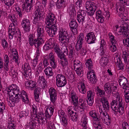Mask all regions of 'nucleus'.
I'll list each match as a JSON object with an SVG mask.
<instances>
[{"label": "nucleus", "instance_id": "nucleus-4", "mask_svg": "<svg viewBox=\"0 0 129 129\" xmlns=\"http://www.w3.org/2000/svg\"><path fill=\"white\" fill-rule=\"evenodd\" d=\"M44 10L43 8H39L37 9L35 12V17L33 20V23L36 24L38 21L42 20L44 17Z\"/></svg>", "mask_w": 129, "mask_h": 129}, {"label": "nucleus", "instance_id": "nucleus-43", "mask_svg": "<svg viewBox=\"0 0 129 129\" xmlns=\"http://www.w3.org/2000/svg\"><path fill=\"white\" fill-rule=\"evenodd\" d=\"M61 117L62 119V124L64 126H66L68 124V120L67 119V116H64L63 114L62 115V116H61Z\"/></svg>", "mask_w": 129, "mask_h": 129}, {"label": "nucleus", "instance_id": "nucleus-34", "mask_svg": "<svg viewBox=\"0 0 129 129\" xmlns=\"http://www.w3.org/2000/svg\"><path fill=\"white\" fill-rule=\"evenodd\" d=\"M47 129H60L59 125L56 124L55 125L51 122H48L47 126Z\"/></svg>", "mask_w": 129, "mask_h": 129}, {"label": "nucleus", "instance_id": "nucleus-16", "mask_svg": "<svg viewBox=\"0 0 129 129\" xmlns=\"http://www.w3.org/2000/svg\"><path fill=\"white\" fill-rule=\"evenodd\" d=\"M57 55L59 58L61 60L60 61L62 66L64 67V66H67L68 64V59L64 53L60 52L57 54Z\"/></svg>", "mask_w": 129, "mask_h": 129}, {"label": "nucleus", "instance_id": "nucleus-63", "mask_svg": "<svg viewBox=\"0 0 129 129\" xmlns=\"http://www.w3.org/2000/svg\"><path fill=\"white\" fill-rule=\"evenodd\" d=\"M129 53L125 52H123V54L122 56V57L123 58L125 61H127V58L129 56Z\"/></svg>", "mask_w": 129, "mask_h": 129}, {"label": "nucleus", "instance_id": "nucleus-42", "mask_svg": "<svg viewBox=\"0 0 129 129\" xmlns=\"http://www.w3.org/2000/svg\"><path fill=\"white\" fill-rule=\"evenodd\" d=\"M66 79L65 76L62 74H58L57 75L56 77V83L64 79Z\"/></svg>", "mask_w": 129, "mask_h": 129}, {"label": "nucleus", "instance_id": "nucleus-48", "mask_svg": "<svg viewBox=\"0 0 129 129\" xmlns=\"http://www.w3.org/2000/svg\"><path fill=\"white\" fill-rule=\"evenodd\" d=\"M104 110V111H103V110L102 109H101V110L100 111V116L103 118H104V117H108V114H107V112L108 111H106V110Z\"/></svg>", "mask_w": 129, "mask_h": 129}, {"label": "nucleus", "instance_id": "nucleus-40", "mask_svg": "<svg viewBox=\"0 0 129 129\" xmlns=\"http://www.w3.org/2000/svg\"><path fill=\"white\" fill-rule=\"evenodd\" d=\"M105 42L104 40H102L101 43L100 49L101 54L104 55L105 53Z\"/></svg>", "mask_w": 129, "mask_h": 129}, {"label": "nucleus", "instance_id": "nucleus-17", "mask_svg": "<svg viewBox=\"0 0 129 129\" xmlns=\"http://www.w3.org/2000/svg\"><path fill=\"white\" fill-rule=\"evenodd\" d=\"M25 83L26 87L31 90H33L36 86V82L32 80H27L25 82Z\"/></svg>", "mask_w": 129, "mask_h": 129}, {"label": "nucleus", "instance_id": "nucleus-37", "mask_svg": "<svg viewBox=\"0 0 129 129\" xmlns=\"http://www.w3.org/2000/svg\"><path fill=\"white\" fill-rule=\"evenodd\" d=\"M111 83L109 82L106 83L104 86L105 90L106 92L108 94L111 93L110 87Z\"/></svg>", "mask_w": 129, "mask_h": 129}, {"label": "nucleus", "instance_id": "nucleus-29", "mask_svg": "<svg viewBox=\"0 0 129 129\" xmlns=\"http://www.w3.org/2000/svg\"><path fill=\"white\" fill-rule=\"evenodd\" d=\"M109 56L103 57L100 59V62L102 66L105 67L107 64L109 60Z\"/></svg>", "mask_w": 129, "mask_h": 129}, {"label": "nucleus", "instance_id": "nucleus-7", "mask_svg": "<svg viewBox=\"0 0 129 129\" xmlns=\"http://www.w3.org/2000/svg\"><path fill=\"white\" fill-rule=\"evenodd\" d=\"M14 91V94L15 96L12 98L10 100H9V102L11 105V106H15V103H18L19 101L20 98L19 97L21 94L22 93V91H20V90H13Z\"/></svg>", "mask_w": 129, "mask_h": 129}, {"label": "nucleus", "instance_id": "nucleus-45", "mask_svg": "<svg viewBox=\"0 0 129 129\" xmlns=\"http://www.w3.org/2000/svg\"><path fill=\"white\" fill-rule=\"evenodd\" d=\"M83 42L81 41H77V43L76 44L75 46V48L77 51H79L81 49L82 46Z\"/></svg>", "mask_w": 129, "mask_h": 129}, {"label": "nucleus", "instance_id": "nucleus-18", "mask_svg": "<svg viewBox=\"0 0 129 129\" xmlns=\"http://www.w3.org/2000/svg\"><path fill=\"white\" fill-rule=\"evenodd\" d=\"M120 1L121 2L122 4L116 6V11L117 12L119 13V14H123L125 11V8L122 4L123 3L126 2L127 0H120Z\"/></svg>", "mask_w": 129, "mask_h": 129}, {"label": "nucleus", "instance_id": "nucleus-52", "mask_svg": "<svg viewBox=\"0 0 129 129\" xmlns=\"http://www.w3.org/2000/svg\"><path fill=\"white\" fill-rule=\"evenodd\" d=\"M96 8H94V9H89L87 10L86 12L88 14V15L91 16L93 15L95 10Z\"/></svg>", "mask_w": 129, "mask_h": 129}, {"label": "nucleus", "instance_id": "nucleus-1", "mask_svg": "<svg viewBox=\"0 0 129 129\" xmlns=\"http://www.w3.org/2000/svg\"><path fill=\"white\" fill-rule=\"evenodd\" d=\"M115 100H113L111 103V107L112 110L115 112H118L121 115H122L124 112V106L122 99L118 96Z\"/></svg>", "mask_w": 129, "mask_h": 129}, {"label": "nucleus", "instance_id": "nucleus-13", "mask_svg": "<svg viewBox=\"0 0 129 129\" xmlns=\"http://www.w3.org/2000/svg\"><path fill=\"white\" fill-rule=\"evenodd\" d=\"M58 30L57 26H50L46 29L48 35L51 37H54Z\"/></svg>", "mask_w": 129, "mask_h": 129}, {"label": "nucleus", "instance_id": "nucleus-9", "mask_svg": "<svg viewBox=\"0 0 129 129\" xmlns=\"http://www.w3.org/2000/svg\"><path fill=\"white\" fill-rule=\"evenodd\" d=\"M118 79V82L120 86L124 89L126 90L129 89L128 86L129 83L128 82L127 79L124 77L122 76H120Z\"/></svg>", "mask_w": 129, "mask_h": 129}, {"label": "nucleus", "instance_id": "nucleus-5", "mask_svg": "<svg viewBox=\"0 0 129 129\" xmlns=\"http://www.w3.org/2000/svg\"><path fill=\"white\" fill-rule=\"evenodd\" d=\"M56 20L54 14L52 13H50L47 16L45 23L46 24L50 27V26H57Z\"/></svg>", "mask_w": 129, "mask_h": 129}, {"label": "nucleus", "instance_id": "nucleus-35", "mask_svg": "<svg viewBox=\"0 0 129 129\" xmlns=\"http://www.w3.org/2000/svg\"><path fill=\"white\" fill-rule=\"evenodd\" d=\"M22 6L23 9L25 8V11L27 12L31 11V10L32 9L33 6L32 4H24Z\"/></svg>", "mask_w": 129, "mask_h": 129}, {"label": "nucleus", "instance_id": "nucleus-38", "mask_svg": "<svg viewBox=\"0 0 129 129\" xmlns=\"http://www.w3.org/2000/svg\"><path fill=\"white\" fill-rule=\"evenodd\" d=\"M7 91L8 92V94H9V97L11 99L13 97L15 96L14 91L13 90L12 87H10L9 88H8Z\"/></svg>", "mask_w": 129, "mask_h": 129}, {"label": "nucleus", "instance_id": "nucleus-46", "mask_svg": "<svg viewBox=\"0 0 129 129\" xmlns=\"http://www.w3.org/2000/svg\"><path fill=\"white\" fill-rule=\"evenodd\" d=\"M97 90V94L98 96L100 95L101 97H102L104 96L105 92L104 90L100 89L99 88V87H98Z\"/></svg>", "mask_w": 129, "mask_h": 129}, {"label": "nucleus", "instance_id": "nucleus-47", "mask_svg": "<svg viewBox=\"0 0 129 129\" xmlns=\"http://www.w3.org/2000/svg\"><path fill=\"white\" fill-rule=\"evenodd\" d=\"M6 5L8 6H11L14 3L15 0H3Z\"/></svg>", "mask_w": 129, "mask_h": 129}, {"label": "nucleus", "instance_id": "nucleus-8", "mask_svg": "<svg viewBox=\"0 0 129 129\" xmlns=\"http://www.w3.org/2000/svg\"><path fill=\"white\" fill-rule=\"evenodd\" d=\"M121 22L122 24L120 26V29L118 32H122L124 37H126L128 36L127 33L128 28L129 27V23L124 22L123 20H122L120 22Z\"/></svg>", "mask_w": 129, "mask_h": 129}, {"label": "nucleus", "instance_id": "nucleus-19", "mask_svg": "<svg viewBox=\"0 0 129 129\" xmlns=\"http://www.w3.org/2000/svg\"><path fill=\"white\" fill-rule=\"evenodd\" d=\"M38 37L40 39H44L45 38L44 33L43 31V26H40L37 27Z\"/></svg>", "mask_w": 129, "mask_h": 129}, {"label": "nucleus", "instance_id": "nucleus-31", "mask_svg": "<svg viewBox=\"0 0 129 129\" xmlns=\"http://www.w3.org/2000/svg\"><path fill=\"white\" fill-rule=\"evenodd\" d=\"M85 6L87 10L90 9H94L97 8L96 6L94 5L91 2L88 1H87L86 2Z\"/></svg>", "mask_w": 129, "mask_h": 129}, {"label": "nucleus", "instance_id": "nucleus-10", "mask_svg": "<svg viewBox=\"0 0 129 129\" xmlns=\"http://www.w3.org/2000/svg\"><path fill=\"white\" fill-rule=\"evenodd\" d=\"M87 77L90 83L92 84L96 83L97 80L94 71L93 70L89 71L87 73Z\"/></svg>", "mask_w": 129, "mask_h": 129}, {"label": "nucleus", "instance_id": "nucleus-24", "mask_svg": "<svg viewBox=\"0 0 129 129\" xmlns=\"http://www.w3.org/2000/svg\"><path fill=\"white\" fill-rule=\"evenodd\" d=\"M86 102L85 99H80L79 100L78 105L80 106V109L81 110H80L81 112L83 111L87 107V104Z\"/></svg>", "mask_w": 129, "mask_h": 129}, {"label": "nucleus", "instance_id": "nucleus-60", "mask_svg": "<svg viewBox=\"0 0 129 129\" xmlns=\"http://www.w3.org/2000/svg\"><path fill=\"white\" fill-rule=\"evenodd\" d=\"M93 95L92 91L91 90H89L87 92V97L88 99H93Z\"/></svg>", "mask_w": 129, "mask_h": 129}, {"label": "nucleus", "instance_id": "nucleus-64", "mask_svg": "<svg viewBox=\"0 0 129 129\" xmlns=\"http://www.w3.org/2000/svg\"><path fill=\"white\" fill-rule=\"evenodd\" d=\"M81 64V63H79L77 66H74V70L78 69L81 70L82 69V67Z\"/></svg>", "mask_w": 129, "mask_h": 129}, {"label": "nucleus", "instance_id": "nucleus-32", "mask_svg": "<svg viewBox=\"0 0 129 129\" xmlns=\"http://www.w3.org/2000/svg\"><path fill=\"white\" fill-rule=\"evenodd\" d=\"M45 74L47 76L50 77L53 76V72L52 68L48 67L46 68L44 71Z\"/></svg>", "mask_w": 129, "mask_h": 129}, {"label": "nucleus", "instance_id": "nucleus-36", "mask_svg": "<svg viewBox=\"0 0 129 129\" xmlns=\"http://www.w3.org/2000/svg\"><path fill=\"white\" fill-rule=\"evenodd\" d=\"M35 89L34 92V94L35 95V98L37 101H38V99L39 96V94L40 92L41 88L37 87L35 88Z\"/></svg>", "mask_w": 129, "mask_h": 129}, {"label": "nucleus", "instance_id": "nucleus-21", "mask_svg": "<svg viewBox=\"0 0 129 129\" xmlns=\"http://www.w3.org/2000/svg\"><path fill=\"white\" fill-rule=\"evenodd\" d=\"M70 26L73 33H75L77 31L78 24L75 20H72L70 23Z\"/></svg>", "mask_w": 129, "mask_h": 129}, {"label": "nucleus", "instance_id": "nucleus-22", "mask_svg": "<svg viewBox=\"0 0 129 129\" xmlns=\"http://www.w3.org/2000/svg\"><path fill=\"white\" fill-rule=\"evenodd\" d=\"M54 110L53 107H49L47 108L45 111V115L47 117L49 118L53 114Z\"/></svg>", "mask_w": 129, "mask_h": 129}, {"label": "nucleus", "instance_id": "nucleus-28", "mask_svg": "<svg viewBox=\"0 0 129 129\" xmlns=\"http://www.w3.org/2000/svg\"><path fill=\"white\" fill-rule=\"evenodd\" d=\"M69 15L71 16V17H74V15H75L76 11L75 9V5L73 4H71L69 8Z\"/></svg>", "mask_w": 129, "mask_h": 129}, {"label": "nucleus", "instance_id": "nucleus-11", "mask_svg": "<svg viewBox=\"0 0 129 129\" xmlns=\"http://www.w3.org/2000/svg\"><path fill=\"white\" fill-rule=\"evenodd\" d=\"M86 13V11L83 10H81L80 12H78L77 19L79 23L83 24V22L85 21Z\"/></svg>", "mask_w": 129, "mask_h": 129}, {"label": "nucleus", "instance_id": "nucleus-57", "mask_svg": "<svg viewBox=\"0 0 129 129\" xmlns=\"http://www.w3.org/2000/svg\"><path fill=\"white\" fill-rule=\"evenodd\" d=\"M49 57L50 62H53L55 61L53 53H50L49 55Z\"/></svg>", "mask_w": 129, "mask_h": 129}, {"label": "nucleus", "instance_id": "nucleus-58", "mask_svg": "<svg viewBox=\"0 0 129 129\" xmlns=\"http://www.w3.org/2000/svg\"><path fill=\"white\" fill-rule=\"evenodd\" d=\"M122 129H129V125L126 122H123L122 125Z\"/></svg>", "mask_w": 129, "mask_h": 129}, {"label": "nucleus", "instance_id": "nucleus-12", "mask_svg": "<svg viewBox=\"0 0 129 129\" xmlns=\"http://www.w3.org/2000/svg\"><path fill=\"white\" fill-rule=\"evenodd\" d=\"M86 41L88 44L94 43L96 40V38L94 33L93 32L87 34L85 37Z\"/></svg>", "mask_w": 129, "mask_h": 129}, {"label": "nucleus", "instance_id": "nucleus-26", "mask_svg": "<svg viewBox=\"0 0 129 129\" xmlns=\"http://www.w3.org/2000/svg\"><path fill=\"white\" fill-rule=\"evenodd\" d=\"M65 0H57L56 5L58 9H60L65 6Z\"/></svg>", "mask_w": 129, "mask_h": 129}, {"label": "nucleus", "instance_id": "nucleus-30", "mask_svg": "<svg viewBox=\"0 0 129 129\" xmlns=\"http://www.w3.org/2000/svg\"><path fill=\"white\" fill-rule=\"evenodd\" d=\"M71 99L72 100V103L75 106L78 107V102L77 97L76 96L75 94L72 93L71 95Z\"/></svg>", "mask_w": 129, "mask_h": 129}, {"label": "nucleus", "instance_id": "nucleus-27", "mask_svg": "<svg viewBox=\"0 0 129 129\" xmlns=\"http://www.w3.org/2000/svg\"><path fill=\"white\" fill-rule=\"evenodd\" d=\"M9 17L11 21L12 22V23L11 24V26H9V27H12L13 26L15 27H16L17 26V21L16 17H15V15L13 14L9 15Z\"/></svg>", "mask_w": 129, "mask_h": 129}, {"label": "nucleus", "instance_id": "nucleus-59", "mask_svg": "<svg viewBox=\"0 0 129 129\" xmlns=\"http://www.w3.org/2000/svg\"><path fill=\"white\" fill-rule=\"evenodd\" d=\"M38 61V58L37 57V56H36L35 58L33 59V65L32 66H33V68H34L36 66Z\"/></svg>", "mask_w": 129, "mask_h": 129}, {"label": "nucleus", "instance_id": "nucleus-23", "mask_svg": "<svg viewBox=\"0 0 129 129\" xmlns=\"http://www.w3.org/2000/svg\"><path fill=\"white\" fill-rule=\"evenodd\" d=\"M41 81H42L41 86V88L43 89L45 88H47V83L43 76H42L41 77H39V83H41Z\"/></svg>", "mask_w": 129, "mask_h": 129}, {"label": "nucleus", "instance_id": "nucleus-14", "mask_svg": "<svg viewBox=\"0 0 129 129\" xmlns=\"http://www.w3.org/2000/svg\"><path fill=\"white\" fill-rule=\"evenodd\" d=\"M50 100L52 102L54 103L57 99V91L53 87H51L49 89Z\"/></svg>", "mask_w": 129, "mask_h": 129}, {"label": "nucleus", "instance_id": "nucleus-55", "mask_svg": "<svg viewBox=\"0 0 129 129\" xmlns=\"http://www.w3.org/2000/svg\"><path fill=\"white\" fill-rule=\"evenodd\" d=\"M8 129H16V124L11 122L8 123Z\"/></svg>", "mask_w": 129, "mask_h": 129}, {"label": "nucleus", "instance_id": "nucleus-56", "mask_svg": "<svg viewBox=\"0 0 129 129\" xmlns=\"http://www.w3.org/2000/svg\"><path fill=\"white\" fill-rule=\"evenodd\" d=\"M117 87L116 86L114 85L113 83H111V87H110L111 93H113V92L115 91V90H117Z\"/></svg>", "mask_w": 129, "mask_h": 129}, {"label": "nucleus", "instance_id": "nucleus-2", "mask_svg": "<svg viewBox=\"0 0 129 129\" xmlns=\"http://www.w3.org/2000/svg\"><path fill=\"white\" fill-rule=\"evenodd\" d=\"M9 38L12 39L13 38L14 36L15 38H18L19 39V41H21V34L19 29L16 28V26L15 27L13 26L12 27H9Z\"/></svg>", "mask_w": 129, "mask_h": 129}, {"label": "nucleus", "instance_id": "nucleus-20", "mask_svg": "<svg viewBox=\"0 0 129 129\" xmlns=\"http://www.w3.org/2000/svg\"><path fill=\"white\" fill-rule=\"evenodd\" d=\"M20 99H21L22 101L24 103H27L29 102L28 96L25 92L23 90H22L21 94L19 97Z\"/></svg>", "mask_w": 129, "mask_h": 129}, {"label": "nucleus", "instance_id": "nucleus-39", "mask_svg": "<svg viewBox=\"0 0 129 129\" xmlns=\"http://www.w3.org/2000/svg\"><path fill=\"white\" fill-rule=\"evenodd\" d=\"M87 67H88V70H91L93 68V63L91 59H88L86 61L85 63Z\"/></svg>", "mask_w": 129, "mask_h": 129}, {"label": "nucleus", "instance_id": "nucleus-61", "mask_svg": "<svg viewBox=\"0 0 129 129\" xmlns=\"http://www.w3.org/2000/svg\"><path fill=\"white\" fill-rule=\"evenodd\" d=\"M55 41L54 40L52 39H50L49 40V43L48 44L52 48L54 47V43H55Z\"/></svg>", "mask_w": 129, "mask_h": 129}, {"label": "nucleus", "instance_id": "nucleus-50", "mask_svg": "<svg viewBox=\"0 0 129 129\" xmlns=\"http://www.w3.org/2000/svg\"><path fill=\"white\" fill-rule=\"evenodd\" d=\"M124 92L125 93L124 94L125 97V100L126 102L128 103L129 102V89L124 91Z\"/></svg>", "mask_w": 129, "mask_h": 129}, {"label": "nucleus", "instance_id": "nucleus-44", "mask_svg": "<svg viewBox=\"0 0 129 129\" xmlns=\"http://www.w3.org/2000/svg\"><path fill=\"white\" fill-rule=\"evenodd\" d=\"M90 116L94 119L95 120H99V118L98 117L96 113L94 111H91L89 112Z\"/></svg>", "mask_w": 129, "mask_h": 129}, {"label": "nucleus", "instance_id": "nucleus-6", "mask_svg": "<svg viewBox=\"0 0 129 129\" xmlns=\"http://www.w3.org/2000/svg\"><path fill=\"white\" fill-rule=\"evenodd\" d=\"M70 37L67 31L62 29L60 30L59 32V39L60 42H62L64 40L65 41L63 42V43H69Z\"/></svg>", "mask_w": 129, "mask_h": 129}, {"label": "nucleus", "instance_id": "nucleus-41", "mask_svg": "<svg viewBox=\"0 0 129 129\" xmlns=\"http://www.w3.org/2000/svg\"><path fill=\"white\" fill-rule=\"evenodd\" d=\"M67 80L66 79H64L56 83L57 86L58 87H61L64 86L67 83Z\"/></svg>", "mask_w": 129, "mask_h": 129}, {"label": "nucleus", "instance_id": "nucleus-3", "mask_svg": "<svg viewBox=\"0 0 129 129\" xmlns=\"http://www.w3.org/2000/svg\"><path fill=\"white\" fill-rule=\"evenodd\" d=\"M44 39L41 40L38 37L35 38L34 35H30L29 36V43L30 45H34L36 48H41L42 44V42Z\"/></svg>", "mask_w": 129, "mask_h": 129}, {"label": "nucleus", "instance_id": "nucleus-49", "mask_svg": "<svg viewBox=\"0 0 129 129\" xmlns=\"http://www.w3.org/2000/svg\"><path fill=\"white\" fill-rule=\"evenodd\" d=\"M2 45L4 49H7L8 46V44L6 40L5 39L2 40L1 42Z\"/></svg>", "mask_w": 129, "mask_h": 129}, {"label": "nucleus", "instance_id": "nucleus-33", "mask_svg": "<svg viewBox=\"0 0 129 129\" xmlns=\"http://www.w3.org/2000/svg\"><path fill=\"white\" fill-rule=\"evenodd\" d=\"M80 86H78V88L80 92L83 94H85L86 91V89L85 84L83 83H80Z\"/></svg>", "mask_w": 129, "mask_h": 129}, {"label": "nucleus", "instance_id": "nucleus-53", "mask_svg": "<svg viewBox=\"0 0 129 129\" xmlns=\"http://www.w3.org/2000/svg\"><path fill=\"white\" fill-rule=\"evenodd\" d=\"M116 44H112V45H110L109 47V49L110 50L113 52L115 51L117 49L116 45Z\"/></svg>", "mask_w": 129, "mask_h": 129}, {"label": "nucleus", "instance_id": "nucleus-25", "mask_svg": "<svg viewBox=\"0 0 129 129\" xmlns=\"http://www.w3.org/2000/svg\"><path fill=\"white\" fill-rule=\"evenodd\" d=\"M102 12L101 10H99L96 12V18L98 21L101 23H103L104 20V18L102 15Z\"/></svg>", "mask_w": 129, "mask_h": 129}, {"label": "nucleus", "instance_id": "nucleus-15", "mask_svg": "<svg viewBox=\"0 0 129 129\" xmlns=\"http://www.w3.org/2000/svg\"><path fill=\"white\" fill-rule=\"evenodd\" d=\"M21 25L24 30L28 32L30 30V24L28 19H23L21 22Z\"/></svg>", "mask_w": 129, "mask_h": 129}, {"label": "nucleus", "instance_id": "nucleus-54", "mask_svg": "<svg viewBox=\"0 0 129 129\" xmlns=\"http://www.w3.org/2000/svg\"><path fill=\"white\" fill-rule=\"evenodd\" d=\"M24 71L26 72L27 71L28 72H31V71L30 68L27 63H25L24 64Z\"/></svg>", "mask_w": 129, "mask_h": 129}, {"label": "nucleus", "instance_id": "nucleus-62", "mask_svg": "<svg viewBox=\"0 0 129 129\" xmlns=\"http://www.w3.org/2000/svg\"><path fill=\"white\" fill-rule=\"evenodd\" d=\"M118 68L119 69L121 70L122 71H124V66L123 65V63L122 62V61H120L118 64Z\"/></svg>", "mask_w": 129, "mask_h": 129}, {"label": "nucleus", "instance_id": "nucleus-51", "mask_svg": "<svg viewBox=\"0 0 129 129\" xmlns=\"http://www.w3.org/2000/svg\"><path fill=\"white\" fill-rule=\"evenodd\" d=\"M102 106L103 110H106L109 111V109L110 105L108 102L104 103H103Z\"/></svg>", "mask_w": 129, "mask_h": 129}]
</instances>
